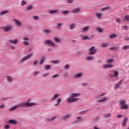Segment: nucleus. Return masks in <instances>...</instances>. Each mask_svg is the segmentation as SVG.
<instances>
[{
	"instance_id": "1",
	"label": "nucleus",
	"mask_w": 129,
	"mask_h": 129,
	"mask_svg": "<svg viewBox=\"0 0 129 129\" xmlns=\"http://www.w3.org/2000/svg\"><path fill=\"white\" fill-rule=\"evenodd\" d=\"M80 96V93H71L70 97L67 98L66 102L68 103H72V102H77L79 100V97Z\"/></svg>"
},
{
	"instance_id": "2",
	"label": "nucleus",
	"mask_w": 129,
	"mask_h": 129,
	"mask_svg": "<svg viewBox=\"0 0 129 129\" xmlns=\"http://www.w3.org/2000/svg\"><path fill=\"white\" fill-rule=\"evenodd\" d=\"M95 54H96V49H95V47L92 46L89 49V54L95 55Z\"/></svg>"
},
{
	"instance_id": "3",
	"label": "nucleus",
	"mask_w": 129,
	"mask_h": 129,
	"mask_svg": "<svg viewBox=\"0 0 129 129\" xmlns=\"http://www.w3.org/2000/svg\"><path fill=\"white\" fill-rule=\"evenodd\" d=\"M44 44L45 45H48V46H50V47H55V43L52 42L50 40H47L44 41Z\"/></svg>"
},
{
	"instance_id": "4",
	"label": "nucleus",
	"mask_w": 129,
	"mask_h": 129,
	"mask_svg": "<svg viewBox=\"0 0 129 129\" xmlns=\"http://www.w3.org/2000/svg\"><path fill=\"white\" fill-rule=\"evenodd\" d=\"M30 39L28 37H23V40L24 41L22 42L23 45H24V46H29L30 45V43L27 41H29Z\"/></svg>"
},
{
	"instance_id": "5",
	"label": "nucleus",
	"mask_w": 129,
	"mask_h": 129,
	"mask_svg": "<svg viewBox=\"0 0 129 129\" xmlns=\"http://www.w3.org/2000/svg\"><path fill=\"white\" fill-rule=\"evenodd\" d=\"M13 29V26L8 25L3 27L4 32H11Z\"/></svg>"
},
{
	"instance_id": "6",
	"label": "nucleus",
	"mask_w": 129,
	"mask_h": 129,
	"mask_svg": "<svg viewBox=\"0 0 129 129\" xmlns=\"http://www.w3.org/2000/svg\"><path fill=\"white\" fill-rule=\"evenodd\" d=\"M123 82V79L120 80L117 84H116L114 85V88L115 89H118L120 86H121V84H122V83Z\"/></svg>"
},
{
	"instance_id": "7",
	"label": "nucleus",
	"mask_w": 129,
	"mask_h": 129,
	"mask_svg": "<svg viewBox=\"0 0 129 129\" xmlns=\"http://www.w3.org/2000/svg\"><path fill=\"white\" fill-rule=\"evenodd\" d=\"M25 106H27V107H31L32 106H34L35 105H37V103H29V101H27L26 103H24Z\"/></svg>"
},
{
	"instance_id": "8",
	"label": "nucleus",
	"mask_w": 129,
	"mask_h": 129,
	"mask_svg": "<svg viewBox=\"0 0 129 129\" xmlns=\"http://www.w3.org/2000/svg\"><path fill=\"white\" fill-rule=\"evenodd\" d=\"M32 56H33V53L28 54L26 56L21 59L20 62H24L26 61V60H28V59H29Z\"/></svg>"
},
{
	"instance_id": "9",
	"label": "nucleus",
	"mask_w": 129,
	"mask_h": 129,
	"mask_svg": "<svg viewBox=\"0 0 129 129\" xmlns=\"http://www.w3.org/2000/svg\"><path fill=\"white\" fill-rule=\"evenodd\" d=\"M83 75V73H79L78 74H76L74 75V78H81V77Z\"/></svg>"
},
{
	"instance_id": "10",
	"label": "nucleus",
	"mask_w": 129,
	"mask_h": 129,
	"mask_svg": "<svg viewBox=\"0 0 129 129\" xmlns=\"http://www.w3.org/2000/svg\"><path fill=\"white\" fill-rule=\"evenodd\" d=\"M13 21L15 22V25H16L17 27H22V23H21L20 21H18L17 19H14Z\"/></svg>"
},
{
	"instance_id": "11",
	"label": "nucleus",
	"mask_w": 129,
	"mask_h": 129,
	"mask_svg": "<svg viewBox=\"0 0 129 129\" xmlns=\"http://www.w3.org/2000/svg\"><path fill=\"white\" fill-rule=\"evenodd\" d=\"M83 120H82V118H81V117H77V120L75 121V123H80L81 122H82Z\"/></svg>"
},
{
	"instance_id": "12",
	"label": "nucleus",
	"mask_w": 129,
	"mask_h": 129,
	"mask_svg": "<svg viewBox=\"0 0 129 129\" xmlns=\"http://www.w3.org/2000/svg\"><path fill=\"white\" fill-rule=\"evenodd\" d=\"M8 42H9L10 43L12 44L13 45H16L18 42V39H15L14 40V41H13V40H10L8 41Z\"/></svg>"
},
{
	"instance_id": "13",
	"label": "nucleus",
	"mask_w": 129,
	"mask_h": 129,
	"mask_svg": "<svg viewBox=\"0 0 129 129\" xmlns=\"http://www.w3.org/2000/svg\"><path fill=\"white\" fill-rule=\"evenodd\" d=\"M9 124H14L15 125H16V124H17V121L14 120V119H10L8 121Z\"/></svg>"
},
{
	"instance_id": "14",
	"label": "nucleus",
	"mask_w": 129,
	"mask_h": 129,
	"mask_svg": "<svg viewBox=\"0 0 129 129\" xmlns=\"http://www.w3.org/2000/svg\"><path fill=\"white\" fill-rule=\"evenodd\" d=\"M70 117H71L70 115H66L61 117V119H63V120H67V119L70 118Z\"/></svg>"
},
{
	"instance_id": "15",
	"label": "nucleus",
	"mask_w": 129,
	"mask_h": 129,
	"mask_svg": "<svg viewBox=\"0 0 129 129\" xmlns=\"http://www.w3.org/2000/svg\"><path fill=\"white\" fill-rule=\"evenodd\" d=\"M10 13V11L9 10H4L0 13V16H4V15H6V14H8Z\"/></svg>"
},
{
	"instance_id": "16",
	"label": "nucleus",
	"mask_w": 129,
	"mask_h": 129,
	"mask_svg": "<svg viewBox=\"0 0 129 129\" xmlns=\"http://www.w3.org/2000/svg\"><path fill=\"white\" fill-rule=\"evenodd\" d=\"M53 40L57 44H60V43H61V40L59 39V38H58L57 37H54Z\"/></svg>"
},
{
	"instance_id": "17",
	"label": "nucleus",
	"mask_w": 129,
	"mask_h": 129,
	"mask_svg": "<svg viewBox=\"0 0 129 129\" xmlns=\"http://www.w3.org/2000/svg\"><path fill=\"white\" fill-rule=\"evenodd\" d=\"M113 74L111 76V77L112 78L113 77H118V72L115 71L113 72Z\"/></svg>"
},
{
	"instance_id": "18",
	"label": "nucleus",
	"mask_w": 129,
	"mask_h": 129,
	"mask_svg": "<svg viewBox=\"0 0 129 129\" xmlns=\"http://www.w3.org/2000/svg\"><path fill=\"white\" fill-rule=\"evenodd\" d=\"M48 13L50 15H55L56 13H58V10H50Z\"/></svg>"
},
{
	"instance_id": "19",
	"label": "nucleus",
	"mask_w": 129,
	"mask_h": 129,
	"mask_svg": "<svg viewBox=\"0 0 129 129\" xmlns=\"http://www.w3.org/2000/svg\"><path fill=\"white\" fill-rule=\"evenodd\" d=\"M42 32L44 34L48 35V34H50V33H51V30L48 29H44L42 30Z\"/></svg>"
},
{
	"instance_id": "20",
	"label": "nucleus",
	"mask_w": 129,
	"mask_h": 129,
	"mask_svg": "<svg viewBox=\"0 0 129 129\" xmlns=\"http://www.w3.org/2000/svg\"><path fill=\"white\" fill-rule=\"evenodd\" d=\"M127 122V118H125L122 122V126H125L126 123Z\"/></svg>"
},
{
	"instance_id": "21",
	"label": "nucleus",
	"mask_w": 129,
	"mask_h": 129,
	"mask_svg": "<svg viewBox=\"0 0 129 129\" xmlns=\"http://www.w3.org/2000/svg\"><path fill=\"white\" fill-rule=\"evenodd\" d=\"M95 16L97 17V19H98V20H100V19L102 17V14L99 13H96Z\"/></svg>"
},
{
	"instance_id": "22",
	"label": "nucleus",
	"mask_w": 129,
	"mask_h": 129,
	"mask_svg": "<svg viewBox=\"0 0 129 129\" xmlns=\"http://www.w3.org/2000/svg\"><path fill=\"white\" fill-rule=\"evenodd\" d=\"M7 80L8 82H12V81H13V80H14V79H13V78H12V77H11L10 76H7Z\"/></svg>"
},
{
	"instance_id": "23",
	"label": "nucleus",
	"mask_w": 129,
	"mask_h": 129,
	"mask_svg": "<svg viewBox=\"0 0 129 129\" xmlns=\"http://www.w3.org/2000/svg\"><path fill=\"white\" fill-rule=\"evenodd\" d=\"M86 59L87 61H91L92 60H94V56H89L87 57Z\"/></svg>"
},
{
	"instance_id": "24",
	"label": "nucleus",
	"mask_w": 129,
	"mask_h": 129,
	"mask_svg": "<svg viewBox=\"0 0 129 129\" xmlns=\"http://www.w3.org/2000/svg\"><path fill=\"white\" fill-rule=\"evenodd\" d=\"M59 95L58 94H55L53 95V96L52 97V98L51 99V101L53 100H55V99H56V98H57V97H59Z\"/></svg>"
},
{
	"instance_id": "25",
	"label": "nucleus",
	"mask_w": 129,
	"mask_h": 129,
	"mask_svg": "<svg viewBox=\"0 0 129 129\" xmlns=\"http://www.w3.org/2000/svg\"><path fill=\"white\" fill-rule=\"evenodd\" d=\"M44 62H45V57L44 56H42V58L40 59V60L39 61V65H42V64H43V63H44Z\"/></svg>"
},
{
	"instance_id": "26",
	"label": "nucleus",
	"mask_w": 129,
	"mask_h": 129,
	"mask_svg": "<svg viewBox=\"0 0 129 129\" xmlns=\"http://www.w3.org/2000/svg\"><path fill=\"white\" fill-rule=\"evenodd\" d=\"M90 39V38L87 35H85V36L82 37V40H83V41H85V40H89Z\"/></svg>"
},
{
	"instance_id": "27",
	"label": "nucleus",
	"mask_w": 129,
	"mask_h": 129,
	"mask_svg": "<svg viewBox=\"0 0 129 129\" xmlns=\"http://www.w3.org/2000/svg\"><path fill=\"white\" fill-rule=\"evenodd\" d=\"M107 100V97H103L102 99L98 101V102H104Z\"/></svg>"
},
{
	"instance_id": "28",
	"label": "nucleus",
	"mask_w": 129,
	"mask_h": 129,
	"mask_svg": "<svg viewBox=\"0 0 129 129\" xmlns=\"http://www.w3.org/2000/svg\"><path fill=\"white\" fill-rule=\"evenodd\" d=\"M79 11H80V9L77 8V9L72 11V14H78V13H79Z\"/></svg>"
},
{
	"instance_id": "29",
	"label": "nucleus",
	"mask_w": 129,
	"mask_h": 129,
	"mask_svg": "<svg viewBox=\"0 0 129 129\" xmlns=\"http://www.w3.org/2000/svg\"><path fill=\"white\" fill-rule=\"evenodd\" d=\"M76 27V24L73 23L69 27L70 30H73Z\"/></svg>"
},
{
	"instance_id": "30",
	"label": "nucleus",
	"mask_w": 129,
	"mask_h": 129,
	"mask_svg": "<svg viewBox=\"0 0 129 129\" xmlns=\"http://www.w3.org/2000/svg\"><path fill=\"white\" fill-rule=\"evenodd\" d=\"M128 108V106L127 104L123 105L122 106L120 107L121 109H127Z\"/></svg>"
},
{
	"instance_id": "31",
	"label": "nucleus",
	"mask_w": 129,
	"mask_h": 129,
	"mask_svg": "<svg viewBox=\"0 0 129 129\" xmlns=\"http://www.w3.org/2000/svg\"><path fill=\"white\" fill-rule=\"evenodd\" d=\"M89 30V27L86 26L82 29V32H85L86 31H88Z\"/></svg>"
},
{
	"instance_id": "32",
	"label": "nucleus",
	"mask_w": 129,
	"mask_h": 129,
	"mask_svg": "<svg viewBox=\"0 0 129 129\" xmlns=\"http://www.w3.org/2000/svg\"><path fill=\"white\" fill-rule=\"evenodd\" d=\"M16 106L18 107H25V103H21L17 105Z\"/></svg>"
},
{
	"instance_id": "33",
	"label": "nucleus",
	"mask_w": 129,
	"mask_h": 129,
	"mask_svg": "<svg viewBox=\"0 0 129 129\" xmlns=\"http://www.w3.org/2000/svg\"><path fill=\"white\" fill-rule=\"evenodd\" d=\"M96 31L99 33H102V32H103V29H102L101 28L98 27L96 28Z\"/></svg>"
},
{
	"instance_id": "34",
	"label": "nucleus",
	"mask_w": 129,
	"mask_h": 129,
	"mask_svg": "<svg viewBox=\"0 0 129 129\" xmlns=\"http://www.w3.org/2000/svg\"><path fill=\"white\" fill-rule=\"evenodd\" d=\"M106 10H110V7H106L101 9V12H103L104 11H106Z\"/></svg>"
},
{
	"instance_id": "35",
	"label": "nucleus",
	"mask_w": 129,
	"mask_h": 129,
	"mask_svg": "<svg viewBox=\"0 0 129 129\" xmlns=\"http://www.w3.org/2000/svg\"><path fill=\"white\" fill-rule=\"evenodd\" d=\"M62 25H63V23H58L56 26L57 30H59V29L62 27Z\"/></svg>"
},
{
	"instance_id": "36",
	"label": "nucleus",
	"mask_w": 129,
	"mask_h": 129,
	"mask_svg": "<svg viewBox=\"0 0 129 129\" xmlns=\"http://www.w3.org/2000/svg\"><path fill=\"white\" fill-rule=\"evenodd\" d=\"M45 70H49L51 68V65L47 64L44 67Z\"/></svg>"
},
{
	"instance_id": "37",
	"label": "nucleus",
	"mask_w": 129,
	"mask_h": 129,
	"mask_svg": "<svg viewBox=\"0 0 129 129\" xmlns=\"http://www.w3.org/2000/svg\"><path fill=\"white\" fill-rule=\"evenodd\" d=\"M116 37H117V35H116V34H111L109 36V38L110 39H114V38H116Z\"/></svg>"
},
{
	"instance_id": "38",
	"label": "nucleus",
	"mask_w": 129,
	"mask_h": 129,
	"mask_svg": "<svg viewBox=\"0 0 129 129\" xmlns=\"http://www.w3.org/2000/svg\"><path fill=\"white\" fill-rule=\"evenodd\" d=\"M122 49L123 50H128V49H129V45H125V46H124L122 48Z\"/></svg>"
},
{
	"instance_id": "39",
	"label": "nucleus",
	"mask_w": 129,
	"mask_h": 129,
	"mask_svg": "<svg viewBox=\"0 0 129 129\" xmlns=\"http://www.w3.org/2000/svg\"><path fill=\"white\" fill-rule=\"evenodd\" d=\"M31 9H33V7L32 6H29L26 8V11L29 12V11H31Z\"/></svg>"
},
{
	"instance_id": "40",
	"label": "nucleus",
	"mask_w": 129,
	"mask_h": 129,
	"mask_svg": "<svg viewBox=\"0 0 129 129\" xmlns=\"http://www.w3.org/2000/svg\"><path fill=\"white\" fill-rule=\"evenodd\" d=\"M107 45H108V43H103L101 44V47L102 48H105V47H107Z\"/></svg>"
},
{
	"instance_id": "41",
	"label": "nucleus",
	"mask_w": 129,
	"mask_h": 129,
	"mask_svg": "<svg viewBox=\"0 0 129 129\" xmlns=\"http://www.w3.org/2000/svg\"><path fill=\"white\" fill-rule=\"evenodd\" d=\"M17 108H18V107H17V105H16L14 107H12L10 109H9V110L10 111H12V110H15V109H16Z\"/></svg>"
},
{
	"instance_id": "42",
	"label": "nucleus",
	"mask_w": 129,
	"mask_h": 129,
	"mask_svg": "<svg viewBox=\"0 0 129 129\" xmlns=\"http://www.w3.org/2000/svg\"><path fill=\"white\" fill-rule=\"evenodd\" d=\"M125 103H126V101H125V100H122L121 102H120V105H125Z\"/></svg>"
},
{
	"instance_id": "43",
	"label": "nucleus",
	"mask_w": 129,
	"mask_h": 129,
	"mask_svg": "<svg viewBox=\"0 0 129 129\" xmlns=\"http://www.w3.org/2000/svg\"><path fill=\"white\" fill-rule=\"evenodd\" d=\"M49 74V73H47L46 74H42L41 75L42 77L46 78V77H47Z\"/></svg>"
},
{
	"instance_id": "44",
	"label": "nucleus",
	"mask_w": 129,
	"mask_h": 129,
	"mask_svg": "<svg viewBox=\"0 0 129 129\" xmlns=\"http://www.w3.org/2000/svg\"><path fill=\"white\" fill-rule=\"evenodd\" d=\"M110 50H118V47H110Z\"/></svg>"
},
{
	"instance_id": "45",
	"label": "nucleus",
	"mask_w": 129,
	"mask_h": 129,
	"mask_svg": "<svg viewBox=\"0 0 129 129\" xmlns=\"http://www.w3.org/2000/svg\"><path fill=\"white\" fill-rule=\"evenodd\" d=\"M25 5H27V2H26V1H23L21 2V6H25Z\"/></svg>"
},
{
	"instance_id": "46",
	"label": "nucleus",
	"mask_w": 129,
	"mask_h": 129,
	"mask_svg": "<svg viewBox=\"0 0 129 129\" xmlns=\"http://www.w3.org/2000/svg\"><path fill=\"white\" fill-rule=\"evenodd\" d=\"M69 13V11H63L62 12V15H67Z\"/></svg>"
},
{
	"instance_id": "47",
	"label": "nucleus",
	"mask_w": 129,
	"mask_h": 129,
	"mask_svg": "<svg viewBox=\"0 0 129 129\" xmlns=\"http://www.w3.org/2000/svg\"><path fill=\"white\" fill-rule=\"evenodd\" d=\"M107 61V62H108V63H112L113 62H114V59H108Z\"/></svg>"
},
{
	"instance_id": "48",
	"label": "nucleus",
	"mask_w": 129,
	"mask_h": 129,
	"mask_svg": "<svg viewBox=\"0 0 129 129\" xmlns=\"http://www.w3.org/2000/svg\"><path fill=\"white\" fill-rule=\"evenodd\" d=\"M54 119H56V117H53L51 118V119H47V121H53V120H54Z\"/></svg>"
},
{
	"instance_id": "49",
	"label": "nucleus",
	"mask_w": 129,
	"mask_h": 129,
	"mask_svg": "<svg viewBox=\"0 0 129 129\" xmlns=\"http://www.w3.org/2000/svg\"><path fill=\"white\" fill-rule=\"evenodd\" d=\"M60 60H52V62L54 63V64H57V63H59Z\"/></svg>"
},
{
	"instance_id": "50",
	"label": "nucleus",
	"mask_w": 129,
	"mask_h": 129,
	"mask_svg": "<svg viewBox=\"0 0 129 129\" xmlns=\"http://www.w3.org/2000/svg\"><path fill=\"white\" fill-rule=\"evenodd\" d=\"M124 18H125V20L126 21H127V22L129 21V16H128V15L125 16L124 17Z\"/></svg>"
},
{
	"instance_id": "51",
	"label": "nucleus",
	"mask_w": 129,
	"mask_h": 129,
	"mask_svg": "<svg viewBox=\"0 0 129 129\" xmlns=\"http://www.w3.org/2000/svg\"><path fill=\"white\" fill-rule=\"evenodd\" d=\"M113 67V65L112 64H107V68H112Z\"/></svg>"
},
{
	"instance_id": "52",
	"label": "nucleus",
	"mask_w": 129,
	"mask_h": 129,
	"mask_svg": "<svg viewBox=\"0 0 129 129\" xmlns=\"http://www.w3.org/2000/svg\"><path fill=\"white\" fill-rule=\"evenodd\" d=\"M38 64V60H35L34 62H33V65L34 66H36V65H37Z\"/></svg>"
},
{
	"instance_id": "53",
	"label": "nucleus",
	"mask_w": 129,
	"mask_h": 129,
	"mask_svg": "<svg viewBox=\"0 0 129 129\" xmlns=\"http://www.w3.org/2000/svg\"><path fill=\"white\" fill-rule=\"evenodd\" d=\"M61 99L58 98L57 99V104H60V102H61Z\"/></svg>"
},
{
	"instance_id": "54",
	"label": "nucleus",
	"mask_w": 129,
	"mask_h": 129,
	"mask_svg": "<svg viewBox=\"0 0 129 129\" xmlns=\"http://www.w3.org/2000/svg\"><path fill=\"white\" fill-rule=\"evenodd\" d=\"M82 86H87V85H88V83L85 82L83 84H82Z\"/></svg>"
},
{
	"instance_id": "55",
	"label": "nucleus",
	"mask_w": 129,
	"mask_h": 129,
	"mask_svg": "<svg viewBox=\"0 0 129 129\" xmlns=\"http://www.w3.org/2000/svg\"><path fill=\"white\" fill-rule=\"evenodd\" d=\"M69 67H70V66H69V64H66L64 66V69H69Z\"/></svg>"
},
{
	"instance_id": "56",
	"label": "nucleus",
	"mask_w": 129,
	"mask_h": 129,
	"mask_svg": "<svg viewBox=\"0 0 129 129\" xmlns=\"http://www.w3.org/2000/svg\"><path fill=\"white\" fill-rule=\"evenodd\" d=\"M116 22L119 24L121 22V19L118 18L116 19Z\"/></svg>"
},
{
	"instance_id": "57",
	"label": "nucleus",
	"mask_w": 129,
	"mask_h": 129,
	"mask_svg": "<svg viewBox=\"0 0 129 129\" xmlns=\"http://www.w3.org/2000/svg\"><path fill=\"white\" fill-rule=\"evenodd\" d=\"M122 30H127V26H123L122 27Z\"/></svg>"
},
{
	"instance_id": "58",
	"label": "nucleus",
	"mask_w": 129,
	"mask_h": 129,
	"mask_svg": "<svg viewBox=\"0 0 129 129\" xmlns=\"http://www.w3.org/2000/svg\"><path fill=\"white\" fill-rule=\"evenodd\" d=\"M5 128L6 129H8V128H10V126L9 124H6L5 125Z\"/></svg>"
},
{
	"instance_id": "59",
	"label": "nucleus",
	"mask_w": 129,
	"mask_h": 129,
	"mask_svg": "<svg viewBox=\"0 0 129 129\" xmlns=\"http://www.w3.org/2000/svg\"><path fill=\"white\" fill-rule=\"evenodd\" d=\"M5 106H6V105H5V104H1L0 105V109L4 108V107H5Z\"/></svg>"
},
{
	"instance_id": "60",
	"label": "nucleus",
	"mask_w": 129,
	"mask_h": 129,
	"mask_svg": "<svg viewBox=\"0 0 129 129\" xmlns=\"http://www.w3.org/2000/svg\"><path fill=\"white\" fill-rule=\"evenodd\" d=\"M74 0H67V2L69 3V4H72V3H73V1Z\"/></svg>"
},
{
	"instance_id": "61",
	"label": "nucleus",
	"mask_w": 129,
	"mask_h": 129,
	"mask_svg": "<svg viewBox=\"0 0 129 129\" xmlns=\"http://www.w3.org/2000/svg\"><path fill=\"white\" fill-rule=\"evenodd\" d=\"M111 115V113H107L105 115L106 117H109Z\"/></svg>"
},
{
	"instance_id": "62",
	"label": "nucleus",
	"mask_w": 129,
	"mask_h": 129,
	"mask_svg": "<svg viewBox=\"0 0 129 129\" xmlns=\"http://www.w3.org/2000/svg\"><path fill=\"white\" fill-rule=\"evenodd\" d=\"M33 19L34 20H35L36 21H37L38 20V19H39V17H38V16H35L33 17Z\"/></svg>"
},
{
	"instance_id": "63",
	"label": "nucleus",
	"mask_w": 129,
	"mask_h": 129,
	"mask_svg": "<svg viewBox=\"0 0 129 129\" xmlns=\"http://www.w3.org/2000/svg\"><path fill=\"white\" fill-rule=\"evenodd\" d=\"M103 68L104 69H106V68H107V64H103Z\"/></svg>"
},
{
	"instance_id": "64",
	"label": "nucleus",
	"mask_w": 129,
	"mask_h": 129,
	"mask_svg": "<svg viewBox=\"0 0 129 129\" xmlns=\"http://www.w3.org/2000/svg\"><path fill=\"white\" fill-rule=\"evenodd\" d=\"M40 74V72H35L34 73V76H36V75H38V74Z\"/></svg>"
}]
</instances>
